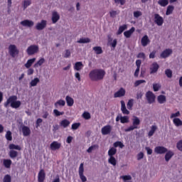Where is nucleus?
<instances>
[{
  "instance_id": "obj_31",
  "label": "nucleus",
  "mask_w": 182,
  "mask_h": 182,
  "mask_svg": "<svg viewBox=\"0 0 182 182\" xmlns=\"http://www.w3.org/2000/svg\"><path fill=\"white\" fill-rule=\"evenodd\" d=\"M92 50L95 51L96 55H102V53H103V50L102 49V47H100V46L93 47Z\"/></svg>"
},
{
  "instance_id": "obj_35",
  "label": "nucleus",
  "mask_w": 182,
  "mask_h": 182,
  "mask_svg": "<svg viewBox=\"0 0 182 182\" xmlns=\"http://www.w3.org/2000/svg\"><path fill=\"white\" fill-rule=\"evenodd\" d=\"M173 123L176 126V127H180V126H182V121L180 119V118H173Z\"/></svg>"
},
{
  "instance_id": "obj_51",
  "label": "nucleus",
  "mask_w": 182,
  "mask_h": 182,
  "mask_svg": "<svg viewBox=\"0 0 182 182\" xmlns=\"http://www.w3.org/2000/svg\"><path fill=\"white\" fill-rule=\"evenodd\" d=\"M141 83H146V80H138L134 82V87H137V86H140Z\"/></svg>"
},
{
  "instance_id": "obj_39",
  "label": "nucleus",
  "mask_w": 182,
  "mask_h": 182,
  "mask_svg": "<svg viewBox=\"0 0 182 182\" xmlns=\"http://www.w3.org/2000/svg\"><path fill=\"white\" fill-rule=\"evenodd\" d=\"M129 116H124V117H120V122L122 124H124L126 123H129Z\"/></svg>"
},
{
  "instance_id": "obj_36",
  "label": "nucleus",
  "mask_w": 182,
  "mask_h": 182,
  "mask_svg": "<svg viewBox=\"0 0 182 182\" xmlns=\"http://www.w3.org/2000/svg\"><path fill=\"white\" fill-rule=\"evenodd\" d=\"M9 155V157L12 159H16V157H18V151L15 150H10Z\"/></svg>"
},
{
  "instance_id": "obj_4",
  "label": "nucleus",
  "mask_w": 182,
  "mask_h": 182,
  "mask_svg": "<svg viewBox=\"0 0 182 182\" xmlns=\"http://www.w3.org/2000/svg\"><path fill=\"white\" fill-rule=\"evenodd\" d=\"M139 126H140V119H139L137 117H134V119H132V125L125 129L124 132H132V130L139 129Z\"/></svg>"
},
{
  "instance_id": "obj_34",
  "label": "nucleus",
  "mask_w": 182,
  "mask_h": 182,
  "mask_svg": "<svg viewBox=\"0 0 182 182\" xmlns=\"http://www.w3.org/2000/svg\"><path fill=\"white\" fill-rule=\"evenodd\" d=\"M156 130H157V126L152 125L151 127V130L148 133L149 137H151L154 134V133H156Z\"/></svg>"
},
{
  "instance_id": "obj_44",
  "label": "nucleus",
  "mask_w": 182,
  "mask_h": 182,
  "mask_svg": "<svg viewBox=\"0 0 182 182\" xmlns=\"http://www.w3.org/2000/svg\"><path fill=\"white\" fill-rule=\"evenodd\" d=\"M160 89H161V85H160L159 83H154L153 84L154 92H159V90H160Z\"/></svg>"
},
{
  "instance_id": "obj_38",
  "label": "nucleus",
  "mask_w": 182,
  "mask_h": 182,
  "mask_svg": "<svg viewBox=\"0 0 182 182\" xmlns=\"http://www.w3.org/2000/svg\"><path fill=\"white\" fill-rule=\"evenodd\" d=\"M39 82H41V80H39V78L36 77L33 80H32L30 82V86L31 87H33L35 86H36V85H38L39 83Z\"/></svg>"
},
{
  "instance_id": "obj_3",
  "label": "nucleus",
  "mask_w": 182,
  "mask_h": 182,
  "mask_svg": "<svg viewBox=\"0 0 182 182\" xmlns=\"http://www.w3.org/2000/svg\"><path fill=\"white\" fill-rule=\"evenodd\" d=\"M117 153V149L114 147H112L108 151V156H109V159H108V162L109 164H112V166H116L117 161H116V158H114V154Z\"/></svg>"
},
{
  "instance_id": "obj_9",
  "label": "nucleus",
  "mask_w": 182,
  "mask_h": 182,
  "mask_svg": "<svg viewBox=\"0 0 182 182\" xmlns=\"http://www.w3.org/2000/svg\"><path fill=\"white\" fill-rule=\"evenodd\" d=\"M159 69H160V65H159V63L154 62L149 68L150 75H154V73H157Z\"/></svg>"
},
{
  "instance_id": "obj_55",
  "label": "nucleus",
  "mask_w": 182,
  "mask_h": 182,
  "mask_svg": "<svg viewBox=\"0 0 182 182\" xmlns=\"http://www.w3.org/2000/svg\"><path fill=\"white\" fill-rule=\"evenodd\" d=\"M176 149L179 150V151H182V139L179 140L176 144Z\"/></svg>"
},
{
  "instance_id": "obj_14",
  "label": "nucleus",
  "mask_w": 182,
  "mask_h": 182,
  "mask_svg": "<svg viewBox=\"0 0 182 182\" xmlns=\"http://www.w3.org/2000/svg\"><path fill=\"white\" fill-rule=\"evenodd\" d=\"M60 147H62V144L56 141H53L50 145V150H53V151H55V150H59Z\"/></svg>"
},
{
  "instance_id": "obj_50",
  "label": "nucleus",
  "mask_w": 182,
  "mask_h": 182,
  "mask_svg": "<svg viewBox=\"0 0 182 182\" xmlns=\"http://www.w3.org/2000/svg\"><path fill=\"white\" fill-rule=\"evenodd\" d=\"M165 74L167 76V77H173V71H171V70L170 69H166L165 70Z\"/></svg>"
},
{
  "instance_id": "obj_59",
  "label": "nucleus",
  "mask_w": 182,
  "mask_h": 182,
  "mask_svg": "<svg viewBox=\"0 0 182 182\" xmlns=\"http://www.w3.org/2000/svg\"><path fill=\"white\" fill-rule=\"evenodd\" d=\"M143 14L140 11H136L134 12V18H139V16H141Z\"/></svg>"
},
{
  "instance_id": "obj_16",
  "label": "nucleus",
  "mask_w": 182,
  "mask_h": 182,
  "mask_svg": "<svg viewBox=\"0 0 182 182\" xmlns=\"http://www.w3.org/2000/svg\"><path fill=\"white\" fill-rule=\"evenodd\" d=\"M46 177V173H45V170H43V169L40 170L38 175V182L45 181Z\"/></svg>"
},
{
  "instance_id": "obj_52",
  "label": "nucleus",
  "mask_w": 182,
  "mask_h": 182,
  "mask_svg": "<svg viewBox=\"0 0 182 182\" xmlns=\"http://www.w3.org/2000/svg\"><path fill=\"white\" fill-rule=\"evenodd\" d=\"M79 127H80V122L74 123L71 126L72 130H77V129H79Z\"/></svg>"
},
{
  "instance_id": "obj_40",
  "label": "nucleus",
  "mask_w": 182,
  "mask_h": 182,
  "mask_svg": "<svg viewBox=\"0 0 182 182\" xmlns=\"http://www.w3.org/2000/svg\"><path fill=\"white\" fill-rule=\"evenodd\" d=\"M45 63V58H41L35 65L34 68H39V66H42Z\"/></svg>"
},
{
  "instance_id": "obj_25",
  "label": "nucleus",
  "mask_w": 182,
  "mask_h": 182,
  "mask_svg": "<svg viewBox=\"0 0 182 182\" xmlns=\"http://www.w3.org/2000/svg\"><path fill=\"white\" fill-rule=\"evenodd\" d=\"M59 19H60V16H59V14L56 11L53 12V15H52L53 23H56V22H58Z\"/></svg>"
},
{
  "instance_id": "obj_27",
  "label": "nucleus",
  "mask_w": 182,
  "mask_h": 182,
  "mask_svg": "<svg viewBox=\"0 0 182 182\" xmlns=\"http://www.w3.org/2000/svg\"><path fill=\"white\" fill-rule=\"evenodd\" d=\"M3 165L6 168H11V166H12V160L11 159H4Z\"/></svg>"
},
{
  "instance_id": "obj_12",
  "label": "nucleus",
  "mask_w": 182,
  "mask_h": 182,
  "mask_svg": "<svg viewBox=\"0 0 182 182\" xmlns=\"http://www.w3.org/2000/svg\"><path fill=\"white\" fill-rule=\"evenodd\" d=\"M166 151H168V149L164 146H158L154 148V153L156 154H166Z\"/></svg>"
},
{
  "instance_id": "obj_22",
  "label": "nucleus",
  "mask_w": 182,
  "mask_h": 182,
  "mask_svg": "<svg viewBox=\"0 0 182 182\" xmlns=\"http://www.w3.org/2000/svg\"><path fill=\"white\" fill-rule=\"evenodd\" d=\"M141 43L144 47L147 46V45L150 43V39H149V36L147 35H145L142 37Z\"/></svg>"
},
{
  "instance_id": "obj_11",
  "label": "nucleus",
  "mask_w": 182,
  "mask_h": 182,
  "mask_svg": "<svg viewBox=\"0 0 182 182\" xmlns=\"http://www.w3.org/2000/svg\"><path fill=\"white\" fill-rule=\"evenodd\" d=\"M154 22L158 26H161L164 23V19L159 14H154Z\"/></svg>"
},
{
  "instance_id": "obj_41",
  "label": "nucleus",
  "mask_w": 182,
  "mask_h": 182,
  "mask_svg": "<svg viewBox=\"0 0 182 182\" xmlns=\"http://www.w3.org/2000/svg\"><path fill=\"white\" fill-rule=\"evenodd\" d=\"M174 11V6H168L166 15H171L173 11Z\"/></svg>"
},
{
  "instance_id": "obj_53",
  "label": "nucleus",
  "mask_w": 182,
  "mask_h": 182,
  "mask_svg": "<svg viewBox=\"0 0 182 182\" xmlns=\"http://www.w3.org/2000/svg\"><path fill=\"white\" fill-rule=\"evenodd\" d=\"M31 4H32V1L25 0L23 2V9H26V8H28V6H29L31 5Z\"/></svg>"
},
{
  "instance_id": "obj_33",
  "label": "nucleus",
  "mask_w": 182,
  "mask_h": 182,
  "mask_svg": "<svg viewBox=\"0 0 182 182\" xmlns=\"http://www.w3.org/2000/svg\"><path fill=\"white\" fill-rule=\"evenodd\" d=\"M35 60H36V58H35L28 60L27 63L25 64L26 68L29 69V68L33 65Z\"/></svg>"
},
{
  "instance_id": "obj_19",
  "label": "nucleus",
  "mask_w": 182,
  "mask_h": 182,
  "mask_svg": "<svg viewBox=\"0 0 182 182\" xmlns=\"http://www.w3.org/2000/svg\"><path fill=\"white\" fill-rule=\"evenodd\" d=\"M21 25H22V26H28V28H32V26L35 25V23L31 20H23L21 22Z\"/></svg>"
},
{
  "instance_id": "obj_6",
  "label": "nucleus",
  "mask_w": 182,
  "mask_h": 182,
  "mask_svg": "<svg viewBox=\"0 0 182 182\" xmlns=\"http://www.w3.org/2000/svg\"><path fill=\"white\" fill-rule=\"evenodd\" d=\"M39 52V46L36 45H31L28 47L26 50V53L28 56H32V55H35V53H38Z\"/></svg>"
},
{
  "instance_id": "obj_24",
  "label": "nucleus",
  "mask_w": 182,
  "mask_h": 182,
  "mask_svg": "<svg viewBox=\"0 0 182 182\" xmlns=\"http://www.w3.org/2000/svg\"><path fill=\"white\" fill-rule=\"evenodd\" d=\"M83 69V63L80 61L76 62L74 65V70H77L78 72Z\"/></svg>"
},
{
  "instance_id": "obj_21",
  "label": "nucleus",
  "mask_w": 182,
  "mask_h": 182,
  "mask_svg": "<svg viewBox=\"0 0 182 182\" xmlns=\"http://www.w3.org/2000/svg\"><path fill=\"white\" fill-rule=\"evenodd\" d=\"M134 31H136V28L134 27H132L129 30L124 32V36H125L127 38H129L134 33Z\"/></svg>"
},
{
  "instance_id": "obj_15",
  "label": "nucleus",
  "mask_w": 182,
  "mask_h": 182,
  "mask_svg": "<svg viewBox=\"0 0 182 182\" xmlns=\"http://www.w3.org/2000/svg\"><path fill=\"white\" fill-rule=\"evenodd\" d=\"M171 53H173V50L167 48L161 53L160 56L163 59H166V58H168Z\"/></svg>"
},
{
  "instance_id": "obj_2",
  "label": "nucleus",
  "mask_w": 182,
  "mask_h": 182,
  "mask_svg": "<svg viewBox=\"0 0 182 182\" xmlns=\"http://www.w3.org/2000/svg\"><path fill=\"white\" fill-rule=\"evenodd\" d=\"M22 102L18 100V97L16 95H11L9 97L6 101L4 103V106L6 108L12 107V109H19L21 107Z\"/></svg>"
},
{
  "instance_id": "obj_64",
  "label": "nucleus",
  "mask_w": 182,
  "mask_h": 182,
  "mask_svg": "<svg viewBox=\"0 0 182 182\" xmlns=\"http://www.w3.org/2000/svg\"><path fill=\"white\" fill-rule=\"evenodd\" d=\"M115 4H120V5H124L126 0H114Z\"/></svg>"
},
{
  "instance_id": "obj_18",
  "label": "nucleus",
  "mask_w": 182,
  "mask_h": 182,
  "mask_svg": "<svg viewBox=\"0 0 182 182\" xmlns=\"http://www.w3.org/2000/svg\"><path fill=\"white\" fill-rule=\"evenodd\" d=\"M21 130H22L23 135L25 137H28V136H31V128H29L28 127L23 125L21 128Z\"/></svg>"
},
{
  "instance_id": "obj_49",
  "label": "nucleus",
  "mask_w": 182,
  "mask_h": 182,
  "mask_svg": "<svg viewBox=\"0 0 182 182\" xmlns=\"http://www.w3.org/2000/svg\"><path fill=\"white\" fill-rule=\"evenodd\" d=\"M53 113H54V116H55V117H58V116H63V114H65L64 112H60L58 109H54Z\"/></svg>"
},
{
  "instance_id": "obj_26",
  "label": "nucleus",
  "mask_w": 182,
  "mask_h": 182,
  "mask_svg": "<svg viewBox=\"0 0 182 182\" xmlns=\"http://www.w3.org/2000/svg\"><path fill=\"white\" fill-rule=\"evenodd\" d=\"M70 125V121H69L68 119H63L60 122V126L61 127H63L64 129H66V127H69Z\"/></svg>"
},
{
  "instance_id": "obj_7",
  "label": "nucleus",
  "mask_w": 182,
  "mask_h": 182,
  "mask_svg": "<svg viewBox=\"0 0 182 182\" xmlns=\"http://www.w3.org/2000/svg\"><path fill=\"white\" fill-rule=\"evenodd\" d=\"M146 97L149 105H151V103H154L156 100V95L151 91H148L146 93Z\"/></svg>"
},
{
  "instance_id": "obj_28",
  "label": "nucleus",
  "mask_w": 182,
  "mask_h": 182,
  "mask_svg": "<svg viewBox=\"0 0 182 182\" xmlns=\"http://www.w3.org/2000/svg\"><path fill=\"white\" fill-rule=\"evenodd\" d=\"M173 156H174V152H173L172 151H167L165 154L166 161H170V159H171V157H173Z\"/></svg>"
},
{
  "instance_id": "obj_56",
  "label": "nucleus",
  "mask_w": 182,
  "mask_h": 182,
  "mask_svg": "<svg viewBox=\"0 0 182 182\" xmlns=\"http://www.w3.org/2000/svg\"><path fill=\"white\" fill-rule=\"evenodd\" d=\"M180 111L176 112L171 114L170 119H176V117H180Z\"/></svg>"
},
{
  "instance_id": "obj_8",
  "label": "nucleus",
  "mask_w": 182,
  "mask_h": 182,
  "mask_svg": "<svg viewBox=\"0 0 182 182\" xmlns=\"http://www.w3.org/2000/svg\"><path fill=\"white\" fill-rule=\"evenodd\" d=\"M112 129H113V127L110 124H107V125L104 126L101 129L102 134L103 136H107V134H110V133H112Z\"/></svg>"
},
{
  "instance_id": "obj_17",
  "label": "nucleus",
  "mask_w": 182,
  "mask_h": 182,
  "mask_svg": "<svg viewBox=\"0 0 182 182\" xmlns=\"http://www.w3.org/2000/svg\"><path fill=\"white\" fill-rule=\"evenodd\" d=\"M126 95V90L121 87L117 92L114 94V97H123Z\"/></svg>"
},
{
  "instance_id": "obj_29",
  "label": "nucleus",
  "mask_w": 182,
  "mask_h": 182,
  "mask_svg": "<svg viewBox=\"0 0 182 182\" xmlns=\"http://www.w3.org/2000/svg\"><path fill=\"white\" fill-rule=\"evenodd\" d=\"M126 29H127V24H124L122 26H120L117 32V35H122L123 32L126 31Z\"/></svg>"
},
{
  "instance_id": "obj_54",
  "label": "nucleus",
  "mask_w": 182,
  "mask_h": 182,
  "mask_svg": "<svg viewBox=\"0 0 182 182\" xmlns=\"http://www.w3.org/2000/svg\"><path fill=\"white\" fill-rule=\"evenodd\" d=\"M82 117L83 119H85V120H89V119H90V113L87 112H85L82 114Z\"/></svg>"
},
{
  "instance_id": "obj_42",
  "label": "nucleus",
  "mask_w": 182,
  "mask_h": 182,
  "mask_svg": "<svg viewBox=\"0 0 182 182\" xmlns=\"http://www.w3.org/2000/svg\"><path fill=\"white\" fill-rule=\"evenodd\" d=\"M158 4L160 5V6H167V5H168V0H159Z\"/></svg>"
},
{
  "instance_id": "obj_61",
  "label": "nucleus",
  "mask_w": 182,
  "mask_h": 182,
  "mask_svg": "<svg viewBox=\"0 0 182 182\" xmlns=\"http://www.w3.org/2000/svg\"><path fill=\"white\" fill-rule=\"evenodd\" d=\"M144 153H143V152H139L136 155V159L138 161L141 160V159H144Z\"/></svg>"
},
{
  "instance_id": "obj_10",
  "label": "nucleus",
  "mask_w": 182,
  "mask_h": 182,
  "mask_svg": "<svg viewBox=\"0 0 182 182\" xmlns=\"http://www.w3.org/2000/svg\"><path fill=\"white\" fill-rule=\"evenodd\" d=\"M84 164L83 163H81L79 167V176L81 181L86 182L87 181V178L85 175H83V173L85 172V168L83 167Z\"/></svg>"
},
{
  "instance_id": "obj_60",
  "label": "nucleus",
  "mask_w": 182,
  "mask_h": 182,
  "mask_svg": "<svg viewBox=\"0 0 182 182\" xmlns=\"http://www.w3.org/2000/svg\"><path fill=\"white\" fill-rule=\"evenodd\" d=\"M136 58H138L139 59H146V54H144V53H138V55H136Z\"/></svg>"
},
{
  "instance_id": "obj_1",
  "label": "nucleus",
  "mask_w": 182,
  "mask_h": 182,
  "mask_svg": "<svg viewBox=\"0 0 182 182\" xmlns=\"http://www.w3.org/2000/svg\"><path fill=\"white\" fill-rule=\"evenodd\" d=\"M106 75V71L103 69H94L89 73V77L92 82L103 80Z\"/></svg>"
},
{
  "instance_id": "obj_30",
  "label": "nucleus",
  "mask_w": 182,
  "mask_h": 182,
  "mask_svg": "<svg viewBox=\"0 0 182 182\" xmlns=\"http://www.w3.org/2000/svg\"><path fill=\"white\" fill-rule=\"evenodd\" d=\"M66 105V102L63 100H59L56 102H55L54 106L56 109L59 107V106L63 107Z\"/></svg>"
},
{
  "instance_id": "obj_47",
  "label": "nucleus",
  "mask_w": 182,
  "mask_h": 182,
  "mask_svg": "<svg viewBox=\"0 0 182 182\" xmlns=\"http://www.w3.org/2000/svg\"><path fill=\"white\" fill-rule=\"evenodd\" d=\"M12 178L11 177V175L6 174L4 176L3 178V182H11Z\"/></svg>"
},
{
  "instance_id": "obj_48",
  "label": "nucleus",
  "mask_w": 182,
  "mask_h": 182,
  "mask_svg": "<svg viewBox=\"0 0 182 182\" xmlns=\"http://www.w3.org/2000/svg\"><path fill=\"white\" fill-rule=\"evenodd\" d=\"M114 149L116 147H119L120 149H123V147H124V144H123V143H122V141H116L114 143Z\"/></svg>"
},
{
  "instance_id": "obj_43",
  "label": "nucleus",
  "mask_w": 182,
  "mask_h": 182,
  "mask_svg": "<svg viewBox=\"0 0 182 182\" xmlns=\"http://www.w3.org/2000/svg\"><path fill=\"white\" fill-rule=\"evenodd\" d=\"M97 149H99V145L97 144H95V145H92L91 146H90L87 151L88 153H92V151H93V150H97Z\"/></svg>"
},
{
  "instance_id": "obj_58",
  "label": "nucleus",
  "mask_w": 182,
  "mask_h": 182,
  "mask_svg": "<svg viewBox=\"0 0 182 182\" xmlns=\"http://www.w3.org/2000/svg\"><path fill=\"white\" fill-rule=\"evenodd\" d=\"M70 50H65V53L63 55V58H70Z\"/></svg>"
},
{
  "instance_id": "obj_45",
  "label": "nucleus",
  "mask_w": 182,
  "mask_h": 182,
  "mask_svg": "<svg viewBox=\"0 0 182 182\" xmlns=\"http://www.w3.org/2000/svg\"><path fill=\"white\" fill-rule=\"evenodd\" d=\"M5 137L8 141H12V132L11 131H7Z\"/></svg>"
},
{
  "instance_id": "obj_57",
  "label": "nucleus",
  "mask_w": 182,
  "mask_h": 182,
  "mask_svg": "<svg viewBox=\"0 0 182 182\" xmlns=\"http://www.w3.org/2000/svg\"><path fill=\"white\" fill-rule=\"evenodd\" d=\"M127 106L129 110H132V107H133V100H129L127 104Z\"/></svg>"
},
{
  "instance_id": "obj_13",
  "label": "nucleus",
  "mask_w": 182,
  "mask_h": 182,
  "mask_svg": "<svg viewBox=\"0 0 182 182\" xmlns=\"http://www.w3.org/2000/svg\"><path fill=\"white\" fill-rule=\"evenodd\" d=\"M48 24V22L46 20H42L40 23H38L36 26V29L37 31H43L45 28H46V25Z\"/></svg>"
},
{
  "instance_id": "obj_23",
  "label": "nucleus",
  "mask_w": 182,
  "mask_h": 182,
  "mask_svg": "<svg viewBox=\"0 0 182 182\" xmlns=\"http://www.w3.org/2000/svg\"><path fill=\"white\" fill-rule=\"evenodd\" d=\"M65 102L67 103V105L69 106L70 107H72L73 105H75V100L72 98V97L67 95L65 97Z\"/></svg>"
},
{
  "instance_id": "obj_46",
  "label": "nucleus",
  "mask_w": 182,
  "mask_h": 182,
  "mask_svg": "<svg viewBox=\"0 0 182 182\" xmlns=\"http://www.w3.org/2000/svg\"><path fill=\"white\" fill-rule=\"evenodd\" d=\"M90 42V38H80L77 41L78 43H89Z\"/></svg>"
},
{
  "instance_id": "obj_5",
  "label": "nucleus",
  "mask_w": 182,
  "mask_h": 182,
  "mask_svg": "<svg viewBox=\"0 0 182 182\" xmlns=\"http://www.w3.org/2000/svg\"><path fill=\"white\" fill-rule=\"evenodd\" d=\"M9 53L11 58H16L19 55V50H18L16 46L11 44L9 46Z\"/></svg>"
},
{
  "instance_id": "obj_63",
  "label": "nucleus",
  "mask_w": 182,
  "mask_h": 182,
  "mask_svg": "<svg viewBox=\"0 0 182 182\" xmlns=\"http://www.w3.org/2000/svg\"><path fill=\"white\" fill-rule=\"evenodd\" d=\"M145 150L146 151L148 155L150 156L151 154H153V149H150V147L146 146Z\"/></svg>"
},
{
  "instance_id": "obj_62",
  "label": "nucleus",
  "mask_w": 182,
  "mask_h": 182,
  "mask_svg": "<svg viewBox=\"0 0 182 182\" xmlns=\"http://www.w3.org/2000/svg\"><path fill=\"white\" fill-rule=\"evenodd\" d=\"M122 178L124 180V181H127L129 180H132V176L130 175H125L122 176Z\"/></svg>"
},
{
  "instance_id": "obj_20",
  "label": "nucleus",
  "mask_w": 182,
  "mask_h": 182,
  "mask_svg": "<svg viewBox=\"0 0 182 182\" xmlns=\"http://www.w3.org/2000/svg\"><path fill=\"white\" fill-rule=\"evenodd\" d=\"M121 111L123 114H130V112L126 108V103L123 100L121 101Z\"/></svg>"
},
{
  "instance_id": "obj_37",
  "label": "nucleus",
  "mask_w": 182,
  "mask_h": 182,
  "mask_svg": "<svg viewBox=\"0 0 182 182\" xmlns=\"http://www.w3.org/2000/svg\"><path fill=\"white\" fill-rule=\"evenodd\" d=\"M9 148L10 150H18V151L22 150V148H21L19 145H15V144H9Z\"/></svg>"
},
{
  "instance_id": "obj_32",
  "label": "nucleus",
  "mask_w": 182,
  "mask_h": 182,
  "mask_svg": "<svg viewBox=\"0 0 182 182\" xmlns=\"http://www.w3.org/2000/svg\"><path fill=\"white\" fill-rule=\"evenodd\" d=\"M157 100L160 105H163V103H166L167 100L164 95H161L158 96Z\"/></svg>"
}]
</instances>
